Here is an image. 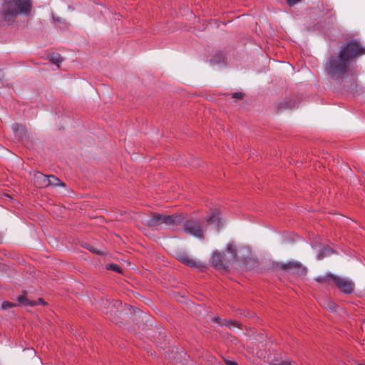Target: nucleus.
I'll list each match as a JSON object with an SVG mask.
<instances>
[{"label":"nucleus","instance_id":"obj_1","mask_svg":"<svg viewBox=\"0 0 365 365\" xmlns=\"http://www.w3.org/2000/svg\"><path fill=\"white\" fill-rule=\"evenodd\" d=\"M365 55V46L358 39H351L344 43L337 55L329 56L325 63V71L331 82L343 86L351 93L358 91L356 79L352 74L351 65L357 58Z\"/></svg>","mask_w":365,"mask_h":365},{"label":"nucleus","instance_id":"obj_2","mask_svg":"<svg viewBox=\"0 0 365 365\" xmlns=\"http://www.w3.org/2000/svg\"><path fill=\"white\" fill-rule=\"evenodd\" d=\"M31 9V0H4L0 8V20L13 24L18 16H29Z\"/></svg>","mask_w":365,"mask_h":365},{"label":"nucleus","instance_id":"obj_3","mask_svg":"<svg viewBox=\"0 0 365 365\" xmlns=\"http://www.w3.org/2000/svg\"><path fill=\"white\" fill-rule=\"evenodd\" d=\"M182 230L190 235L197 238H202L204 237L202 225L200 222L193 220L187 219L183 216Z\"/></svg>","mask_w":365,"mask_h":365},{"label":"nucleus","instance_id":"obj_4","mask_svg":"<svg viewBox=\"0 0 365 365\" xmlns=\"http://www.w3.org/2000/svg\"><path fill=\"white\" fill-rule=\"evenodd\" d=\"M176 259L182 262V264L191 267L199 269L201 272L204 271L206 266L197 262L194 259L191 258L190 255L185 252H178L176 253Z\"/></svg>","mask_w":365,"mask_h":365},{"label":"nucleus","instance_id":"obj_5","mask_svg":"<svg viewBox=\"0 0 365 365\" xmlns=\"http://www.w3.org/2000/svg\"><path fill=\"white\" fill-rule=\"evenodd\" d=\"M334 284L343 293L350 294L354 290V283L348 279L342 278L336 275Z\"/></svg>","mask_w":365,"mask_h":365},{"label":"nucleus","instance_id":"obj_6","mask_svg":"<svg viewBox=\"0 0 365 365\" xmlns=\"http://www.w3.org/2000/svg\"><path fill=\"white\" fill-rule=\"evenodd\" d=\"M210 263L212 267L217 269L226 270L228 268L224 260V257L220 252H214L210 259Z\"/></svg>","mask_w":365,"mask_h":365},{"label":"nucleus","instance_id":"obj_7","mask_svg":"<svg viewBox=\"0 0 365 365\" xmlns=\"http://www.w3.org/2000/svg\"><path fill=\"white\" fill-rule=\"evenodd\" d=\"M183 222V215L175 213L171 215H166L165 225L173 230H175Z\"/></svg>","mask_w":365,"mask_h":365},{"label":"nucleus","instance_id":"obj_8","mask_svg":"<svg viewBox=\"0 0 365 365\" xmlns=\"http://www.w3.org/2000/svg\"><path fill=\"white\" fill-rule=\"evenodd\" d=\"M166 215L159 213H152L150 217L146 221L145 225L148 227H156L160 225H165Z\"/></svg>","mask_w":365,"mask_h":365},{"label":"nucleus","instance_id":"obj_9","mask_svg":"<svg viewBox=\"0 0 365 365\" xmlns=\"http://www.w3.org/2000/svg\"><path fill=\"white\" fill-rule=\"evenodd\" d=\"M34 183L38 187H47L49 182H47V175L40 172L34 174Z\"/></svg>","mask_w":365,"mask_h":365},{"label":"nucleus","instance_id":"obj_10","mask_svg":"<svg viewBox=\"0 0 365 365\" xmlns=\"http://www.w3.org/2000/svg\"><path fill=\"white\" fill-rule=\"evenodd\" d=\"M297 106V101L295 98L285 99L284 101L277 105V110L281 111L286 109H292Z\"/></svg>","mask_w":365,"mask_h":365},{"label":"nucleus","instance_id":"obj_11","mask_svg":"<svg viewBox=\"0 0 365 365\" xmlns=\"http://www.w3.org/2000/svg\"><path fill=\"white\" fill-rule=\"evenodd\" d=\"M299 267V262L297 261H291L287 263L277 262L276 264V268L284 270L287 272H289L293 268Z\"/></svg>","mask_w":365,"mask_h":365},{"label":"nucleus","instance_id":"obj_12","mask_svg":"<svg viewBox=\"0 0 365 365\" xmlns=\"http://www.w3.org/2000/svg\"><path fill=\"white\" fill-rule=\"evenodd\" d=\"M12 130L19 138L22 139L27 137V129L26 126L21 124L15 123L12 125Z\"/></svg>","mask_w":365,"mask_h":365},{"label":"nucleus","instance_id":"obj_13","mask_svg":"<svg viewBox=\"0 0 365 365\" xmlns=\"http://www.w3.org/2000/svg\"><path fill=\"white\" fill-rule=\"evenodd\" d=\"M207 222L209 224L215 225L219 229L221 226V220L219 214L217 212H213L207 217Z\"/></svg>","mask_w":365,"mask_h":365},{"label":"nucleus","instance_id":"obj_14","mask_svg":"<svg viewBox=\"0 0 365 365\" xmlns=\"http://www.w3.org/2000/svg\"><path fill=\"white\" fill-rule=\"evenodd\" d=\"M334 277H336V275L331 273H328L324 276L317 277L315 280L319 283L330 284L332 282L334 284Z\"/></svg>","mask_w":365,"mask_h":365},{"label":"nucleus","instance_id":"obj_15","mask_svg":"<svg viewBox=\"0 0 365 365\" xmlns=\"http://www.w3.org/2000/svg\"><path fill=\"white\" fill-rule=\"evenodd\" d=\"M307 269L299 262V267L293 268L289 273L297 277H303L306 275Z\"/></svg>","mask_w":365,"mask_h":365},{"label":"nucleus","instance_id":"obj_16","mask_svg":"<svg viewBox=\"0 0 365 365\" xmlns=\"http://www.w3.org/2000/svg\"><path fill=\"white\" fill-rule=\"evenodd\" d=\"M48 59L53 64H56L58 67L60 66V63L63 61V58L59 53H53L48 56Z\"/></svg>","mask_w":365,"mask_h":365},{"label":"nucleus","instance_id":"obj_17","mask_svg":"<svg viewBox=\"0 0 365 365\" xmlns=\"http://www.w3.org/2000/svg\"><path fill=\"white\" fill-rule=\"evenodd\" d=\"M17 301L20 304L24 306L34 307L37 305L36 302H33L27 299L24 295H21L17 297Z\"/></svg>","mask_w":365,"mask_h":365},{"label":"nucleus","instance_id":"obj_18","mask_svg":"<svg viewBox=\"0 0 365 365\" xmlns=\"http://www.w3.org/2000/svg\"><path fill=\"white\" fill-rule=\"evenodd\" d=\"M333 252H334L333 249H331V247H329L328 246H326V247H323L319 251V254L317 255V258H318V259H323L325 257L329 256Z\"/></svg>","mask_w":365,"mask_h":365},{"label":"nucleus","instance_id":"obj_19","mask_svg":"<svg viewBox=\"0 0 365 365\" xmlns=\"http://www.w3.org/2000/svg\"><path fill=\"white\" fill-rule=\"evenodd\" d=\"M47 182H49V186H64V184L55 175H47Z\"/></svg>","mask_w":365,"mask_h":365},{"label":"nucleus","instance_id":"obj_20","mask_svg":"<svg viewBox=\"0 0 365 365\" xmlns=\"http://www.w3.org/2000/svg\"><path fill=\"white\" fill-rule=\"evenodd\" d=\"M322 305L327 309L329 310V311H331V312H335L336 310V308H337V305L332 301L329 300V299H325L324 302H323V304H322Z\"/></svg>","mask_w":365,"mask_h":365},{"label":"nucleus","instance_id":"obj_21","mask_svg":"<svg viewBox=\"0 0 365 365\" xmlns=\"http://www.w3.org/2000/svg\"><path fill=\"white\" fill-rule=\"evenodd\" d=\"M226 250L232 254V259L237 260V255L235 247L232 244H228Z\"/></svg>","mask_w":365,"mask_h":365},{"label":"nucleus","instance_id":"obj_22","mask_svg":"<svg viewBox=\"0 0 365 365\" xmlns=\"http://www.w3.org/2000/svg\"><path fill=\"white\" fill-rule=\"evenodd\" d=\"M106 269L108 270H112L118 273H120L122 271V269L120 266L113 263L106 264Z\"/></svg>","mask_w":365,"mask_h":365},{"label":"nucleus","instance_id":"obj_23","mask_svg":"<svg viewBox=\"0 0 365 365\" xmlns=\"http://www.w3.org/2000/svg\"><path fill=\"white\" fill-rule=\"evenodd\" d=\"M221 325L228 327L229 328L240 327L239 324L234 320L225 321V322Z\"/></svg>","mask_w":365,"mask_h":365},{"label":"nucleus","instance_id":"obj_24","mask_svg":"<svg viewBox=\"0 0 365 365\" xmlns=\"http://www.w3.org/2000/svg\"><path fill=\"white\" fill-rule=\"evenodd\" d=\"M245 96V94L242 92H236L231 93L232 98L235 99V101L243 99Z\"/></svg>","mask_w":365,"mask_h":365},{"label":"nucleus","instance_id":"obj_25","mask_svg":"<svg viewBox=\"0 0 365 365\" xmlns=\"http://www.w3.org/2000/svg\"><path fill=\"white\" fill-rule=\"evenodd\" d=\"M16 306L15 304L12 303V302H4L2 304H1V309H4V310H6V309H11V308H13Z\"/></svg>","mask_w":365,"mask_h":365},{"label":"nucleus","instance_id":"obj_26","mask_svg":"<svg viewBox=\"0 0 365 365\" xmlns=\"http://www.w3.org/2000/svg\"><path fill=\"white\" fill-rule=\"evenodd\" d=\"M90 252H91L92 253H94V254H96L98 255H103V252L98 250V249L95 248L93 246H91V245H88L87 247H86Z\"/></svg>","mask_w":365,"mask_h":365},{"label":"nucleus","instance_id":"obj_27","mask_svg":"<svg viewBox=\"0 0 365 365\" xmlns=\"http://www.w3.org/2000/svg\"><path fill=\"white\" fill-rule=\"evenodd\" d=\"M224 361L226 364V365H238V364L235 361L224 359Z\"/></svg>","mask_w":365,"mask_h":365},{"label":"nucleus","instance_id":"obj_28","mask_svg":"<svg viewBox=\"0 0 365 365\" xmlns=\"http://www.w3.org/2000/svg\"><path fill=\"white\" fill-rule=\"evenodd\" d=\"M301 0H287L289 6H292L299 2Z\"/></svg>","mask_w":365,"mask_h":365},{"label":"nucleus","instance_id":"obj_29","mask_svg":"<svg viewBox=\"0 0 365 365\" xmlns=\"http://www.w3.org/2000/svg\"><path fill=\"white\" fill-rule=\"evenodd\" d=\"M37 302V305L38 304H46L45 302L43 301V299L41 298H39L37 301H36Z\"/></svg>","mask_w":365,"mask_h":365},{"label":"nucleus","instance_id":"obj_30","mask_svg":"<svg viewBox=\"0 0 365 365\" xmlns=\"http://www.w3.org/2000/svg\"><path fill=\"white\" fill-rule=\"evenodd\" d=\"M220 320V318H215V322H217V323H219Z\"/></svg>","mask_w":365,"mask_h":365},{"label":"nucleus","instance_id":"obj_31","mask_svg":"<svg viewBox=\"0 0 365 365\" xmlns=\"http://www.w3.org/2000/svg\"><path fill=\"white\" fill-rule=\"evenodd\" d=\"M115 307H113H113H111V309H110V312H115Z\"/></svg>","mask_w":365,"mask_h":365},{"label":"nucleus","instance_id":"obj_32","mask_svg":"<svg viewBox=\"0 0 365 365\" xmlns=\"http://www.w3.org/2000/svg\"><path fill=\"white\" fill-rule=\"evenodd\" d=\"M237 312H238V313H237L238 314H240V315H242V311H241V310H240V309H239Z\"/></svg>","mask_w":365,"mask_h":365},{"label":"nucleus","instance_id":"obj_33","mask_svg":"<svg viewBox=\"0 0 365 365\" xmlns=\"http://www.w3.org/2000/svg\"><path fill=\"white\" fill-rule=\"evenodd\" d=\"M279 365H289V364H286L285 362H282Z\"/></svg>","mask_w":365,"mask_h":365},{"label":"nucleus","instance_id":"obj_34","mask_svg":"<svg viewBox=\"0 0 365 365\" xmlns=\"http://www.w3.org/2000/svg\"><path fill=\"white\" fill-rule=\"evenodd\" d=\"M358 365H365V364H359Z\"/></svg>","mask_w":365,"mask_h":365}]
</instances>
